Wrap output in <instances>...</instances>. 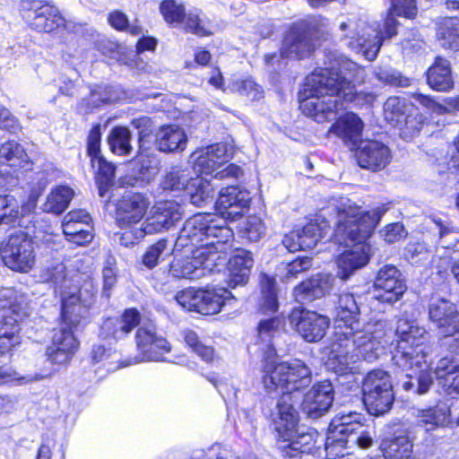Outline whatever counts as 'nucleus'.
<instances>
[{
    "label": "nucleus",
    "instance_id": "nucleus-1",
    "mask_svg": "<svg viewBox=\"0 0 459 459\" xmlns=\"http://www.w3.org/2000/svg\"><path fill=\"white\" fill-rule=\"evenodd\" d=\"M366 70L349 59H340L329 67L316 68L306 78L299 92L302 113L317 123L331 121L345 104H372L375 95L358 92L354 82H366Z\"/></svg>",
    "mask_w": 459,
    "mask_h": 459
},
{
    "label": "nucleus",
    "instance_id": "nucleus-2",
    "mask_svg": "<svg viewBox=\"0 0 459 459\" xmlns=\"http://www.w3.org/2000/svg\"><path fill=\"white\" fill-rule=\"evenodd\" d=\"M333 210L336 212L334 242L347 247L336 260L337 275L346 280L368 263L370 247L367 239L389 210V204H382L365 212L353 201L341 198Z\"/></svg>",
    "mask_w": 459,
    "mask_h": 459
},
{
    "label": "nucleus",
    "instance_id": "nucleus-3",
    "mask_svg": "<svg viewBox=\"0 0 459 459\" xmlns=\"http://www.w3.org/2000/svg\"><path fill=\"white\" fill-rule=\"evenodd\" d=\"M385 336V324L380 321L369 322L360 330L351 325L336 326L326 367L338 375L353 373L359 360L374 362L385 352L389 343Z\"/></svg>",
    "mask_w": 459,
    "mask_h": 459
},
{
    "label": "nucleus",
    "instance_id": "nucleus-4",
    "mask_svg": "<svg viewBox=\"0 0 459 459\" xmlns=\"http://www.w3.org/2000/svg\"><path fill=\"white\" fill-rule=\"evenodd\" d=\"M392 6L382 23L366 19L349 18L339 25L341 40L351 51L361 54L367 60L377 56L384 40L397 34L396 16L414 18L415 0H391Z\"/></svg>",
    "mask_w": 459,
    "mask_h": 459
},
{
    "label": "nucleus",
    "instance_id": "nucleus-5",
    "mask_svg": "<svg viewBox=\"0 0 459 459\" xmlns=\"http://www.w3.org/2000/svg\"><path fill=\"white\" fill-rule=\"evenodd\" d=\"M43 281L51 282L61 300L62 324L69 328L80 329L90 318V308L95 302L97 290L91 281L80 288L82 275L69 270L63 263H53L40 270Z\"/></svg>",
    "mask_w": 459,
    "mask_h": 459
},
{
    "label": "nucleus",
    "instance_id": "nucleus-6",
    "mask_svg": "<svg viewBox=\"0 0 459 459\" xmlns=\"http://www.w3.org/2000/svg\"><path fill=\"white\" fill-rule=\"evenodd\" d=\"M427 331L413 320L402 317L397 322V345L392 360L394 365L405 372L406 377L417 376L419 394H426L433 384L432 372L425 351V335Z\"/></svg>",
    "mask_w": 459,
    "mask_h": 459
},
{
    "label": "nucleus",
    "instance_id": "nucleus-7",
    "mask_svg": "<svg viewBox=\"0 0 459 459\" xmlns=\"http://www.w3.org/2000/svg\"><path fill=\"white\" fill-rule=\"evenodd\" d=\"M233 232L225 219L216 213H196L187 219L175 242L178 249L211 246V250L226 256Z\"/></svg>",
    "mask_w": 459,
    "mask_h": 459
},
{
    "label": "nucleus",
    "instance_id": "nucleus-8",
    "mask_svg": "<svg viewBox=\"0 0 459 459\" xmlns=\"http://www.w3.org/2000/svg\"><path fill=\"white\" fill-rule=\"evenodd\" d=\"M287 398L283 397L277 403L276 410L272 414L279 448L290 457L295 456L298 452L310 453L314 446L313 435L299 430V413L293 404L287 403Z\"/></svg>",
    "mask_w": 459,
    "mask_h": 459
},
{
    "label": "nucleus",
    "instance_id": "nucleus-9",
    "mask_svg": "<svg viewBox=\"0 0 459 459\" xmlns=\"http://www.w3.org/2000/svg\"><path fill=\"white\" fill-rule=\"evenodd\" d=\"M264 373L263 383L267 390H281L282 395L277 403L287 396L290 397L286 399L287 403L292 404L291 393L303 389L311 383V370L299 359L281 363L266 360Z\"/></svg>",
    "mask_w": 459,
    "mask_h": 459
},
{
    "label": "nucleus",
    "instance_id": "nucleus-10",
    "mask_svg": "<svg viewBox=\"0 0 459 459\" xmlns=\"http://www.w3.org/2000/svg\"><path fill=\"white\" fill-rule=\"evenodd\" d=\"M210 248V245L189 248L190 255L172 262L170 274L178 279L198 280L219 271V267L225 264L226 256Z\"/></svg>",
    "mask_w": 459,
    "mask_h": 459
},
{
    "label": "nucleus",
    "instance_id": "nucleus-11",
    "mask_svg": "<svg viewBox=\"0 0 459 459\" xmlns=\"http://www.w3.org/2000/svg\"><path fill=\"white\" fill-rule=\"evenodd\" d=\"M230 155L224 143H215L192 153L194 169L201 174L212 176L214 179L238 178L242 169L235 164L226 165Z\"/></svg>",
    "mask_w": 459,
    "mask_h": 459
},
{
    "label": "nucleus",
    "instance_id": "nucleus-12",
    "mask_svg": "<svg viewBox=\"0 0 459 459\" xmlns=\"http://www.w3.org/2000/svg\"><path fill=\"white\" fill-rule=\"evenodd\" d=\"M181 216L182 208L179 204L174 201L160 202L151 208L139 228L134 230L132 238L126 240L128 232H123L120 237V242L122 245L129 247L148 234L168 230L181 219Z\"/></svg>",
    "mask_w": 459,
    "mask_h": 459
},
{
    "label": "nucleus",
    "instance_id": "nucleus-13",
    "mask_svg": "<svg viewBox=\"0 0 459 459\" xmlns=\"http://www.w3.org/2000/svg\"><path fill=\"white\" fill-rule=\"evenodd\" d=\"M319 31L316 22H301L292 26L287 32L281 48V58H303L315 48ZM276 53L266 54L264 61L267 65H273L278 60Z\"/></svg>",
    "mask_w": 459,
    "mask_h": 459
},
{
    "label": "nucleus",
    "instance_id": "nucleus-14",
    "mask_svg": "<svg viewBox=\"0 0 459 459\" xmlns=\"http://www.w3.org/2000/svg\"><path fill=\"white\" fill-rule=\"evenodd\" d=\"M20 13L26 24L39 32L51 33L61 28L73 30L72 23L47 0H22Z\"/></svg>",
    "mask_w": 459,
    "mask_h": 459
},
{
    "label": "nucleus",
    "instance_id": "nucleus-15",
    "mask_svg": "<svg viewBox=\"0 0 459 459\" xmlns=\"http://www.w3.org/2000/svg\"><path fill=\"white\" fill-rule=\"evenodd\" d=\"M363 403L370 414L387 412L394 403V394L390 375L383 369L367 374L362 385Z\"/></svg>",
    "mask_w": 459,
    "mask_h": 459
},
{
    "label": "nucleus",
    "instance_id": "nucleus-16",
    "mask_svg": "<svg viewBox=\"0 0 459 459\" xmlns=\"http://www.w3.org/2000/svg\"><path fill=\"white\" fill-rule=\"evenodd\" d=\"M0 309L4 311L0 320V355L8 352L21 342L19 321L23 313L17 303L13 289L0 290Z\"/></svg>",
    "mask_w": 459,
    "mask_h": 459
},
{
    "label": "nucleus",
    "instance_id": "nucleus-17",
    "mask_svg": "<svg viewBox=\"0 0 459 459\" xmlns=\"http://www.w3.org/2000/svg\"><path fill=\"white\" fill-rule=\"evenodd\" d=\"M139 354L123 361L121 365L127 367L144 361H163L165 354L171 351V345L162 335L158 334L156 325L152 322L142 323L135 335Z\"/></svg>",
    "mask_w": 459,
    "mask_h": 459
},
{
    "label": "nucleus",
    "instance_id": "nucleus-18",
    "mask_svg": "<svg viewBox=\"0 0 459 459\" xmlns=\"http://www.w3.org/2000/svg\"><path fill=\"white\" fill-rule=\"evenodd\" d=\"M32 169L33 162L21 143L7 141L0 145V184L4 186H15Z\"/></svg>",
    "mask_w": 459,
    "mask_h": 459
},
{
    "label": "nucleus",
    "instance_id": "nucleus-19",
    "mask_svg": "<svg viewBox=\"0 0 459 459\" xmlns=\"http://www.w3.org/2000/svg\"><path fill=\"white\" fill-rule=\"evenodd\" d=\"M1 255L4 264L13 271L28 273L35 265L34 242L24 232L11 235L3 246Z\"/></svg>",
    "mask_w": 459,
    "mask_h": 459
},
{
    "label": "nucleus",
    "instance_id": "nucleus-20",
    "mask_svg": "<svg viewBox=\"0 0 459 459\" xmlns=\"http://www.w3.org/2000/svg\"><path fill=\"white\" fill-rule=\"evenodd\" d=\"M414 106L404 98L389 97L384 104L385 119L393 126L402 130L404 137H413L422 127V115L411 113Z\"/></svg>",
    "mask_w": 459,
    "mask_h": 459
},
{
    "label": "nucleus",
    "instance_id": "nucleus-21",
    "mask_svg": "<svg viewBox=\"0 0 459 459\" xmlns=\"http://www.w3.org/2000/svg\"><path fill=\"white\" fill-rule=\"evenodd\" d=\"M374 298L380 302L393 304L398 301L407 290L400 270L393 264L381 266L373 283Z\"/></svg>",
    "mask_w": 459,
    "mask_h": 459
},
{
    "label": "nucleus",
    "instance_id": "nucleus-22",
    "mask_svg": "<svg viewBox=\"0 0 459 459\" xmlns=\"http://www.w3.org/2000/svg\"><path fill=\"white\" fill-rule=\"evenodd\" d=\"M361 415L357 412L336 415L329 424L325 439V452L328 458L343 457V441L346 436L361 426Z\"/></svg>",
    "mask_w": 459,
    "mask_h": 459
},
{
    "label": "nucleus",
    "instance_id": "nucleus-23",
    "mask_svg": "<svg viewBox=\"0 0 459 459\" xmlns=\"http://www.w3.org/2000/svg\"><path fill=\"white\" fill-rule=\"evenodd\" d=\"M150 206L149 199L140 194L133 193L123 196L117 204V223L120 229L128 232L126 240L132 238V232L139 228Z\"/></svg>",
    "mask_w": 459,
    "mask_h": 459
},
{
    "label": "nucleus",
    "instance_id": "nucleus-24",
    "mask_svg": "<svg viewBox=\"0 0 459 459\" xmlns=\"http://www.w3.org/2000/svg\"><path fill=\"white\" fill-rule=\"evenodd\" d=\"M290 322L296 332L308 342L320 341L330 325L328 317L300 307L292 310Z\"/></svg>",
    "mask_w": 459,
    "mask_h": 459
},
{
    "label": "nucleus",
    "instance_id": "nucleus-25",
    "mask_svg": "<svg viewBox=\"0 0 459 459\" xmlns=\"http://www.w3.org/2000/svg\"><path fill=\"white\" fill-rule=\"evenodd\" d=\"M76 330L62 324L61 327L55 331L52 344L46 350V356L51 364L65 365L69 363L79 347V342L74 333Z\"/></svg>",
    "mask_w": 459,
    "mask_h": 459
},
{
    "label": "nucleus",
    "instance_id": "nucleus-26",
    "mask_svg": "<svg viewBox=\"0 0 459 459\" xmlns=\"http://www.w3.org/2000/svg\"><path fill=\"white\" fill-rule=\"evenodd\" d=\"M250 195L247 190L230 186L221 190L216 204L221 218L236 221L249 206Z\"/></svg>",
    "mask_w": 459,
    "mask_h": 459
},
{
    "label": "nucleus",
    "instance_id": "nucleus-27",
    "mask_svg": "<svg viewBox=\"0 0 459 459\" xmlns=\"http://www.w3.org/2000/svg\"><path fill=\"white\" fill-rule=\"evenodd\" d=\"M91 218L85 210H73L63 219V233L67 240L78 246L90 243L93 238Z\"/></svg>",
    "mask_w": 459,
    "mask_h": 459
},
{
    "label": "nucleus",
    "instance_id": "nucleus-28",
    "mask_svg": "<svg viewBox=\"0 0 459 459\" xmlns=\"http://www.w3.org/2000/svg\"><path fill=\"white\" fill-rule=\"evenodd\" d=\"M333 401V388L325 380L315 385L304 396L303 411L312 419H317L328 411Z\"/></svg>",
    "mask_w": 459,
    "mask_h": 459
},
{
    "label": "nucleus",
    "instance_id": "nucleus-29",
    "mask_svg": "<svg viewBox=\"0 0 459 459\" xmlns=\"http://www.w3.org/2000/svg\"><path fill=\"white\" fill-rule=\"evenodd\" d=\"M429 317L439 332H449L459 321V312L450 300L433 296L429 303Z\"/></svg>",
    "mask_w": 459,
    "mask_h": 459
},
{
    "label": "nucleus",
    "instance_id": "nucleus-30",
    "mask_svg": "<svg viewBox=\"0 0 459 459\" xmlns=\"http://www.w3.org/2000/svg\"><path fill=\"white\" fill-rule=\"evenodd\" d=\"M391 158L388 146L378 141L363 143L357 152L359 165L373 171L385 169L391 161Z\"/></svg>",
    "mask_w": 459,
    "mask_h": 459
},
{
    "label": "nucleus",
    "instance_id": "nucleus-31",
    "mask_svg": "<svg viewBox=\"0 0 459 459\" xmlns=\"http://www.w3.org/2000/svg\"><path fill=\"white\" fill-rule=\"evenodd\" d=\"M228 287L236 289L245 286L249 281L251 269L254 265L253 255L246 249H237L228 262Z\"/></svg>",
    "mask_w": 459,
    "mask_h": 459
},
{
    "label": "nucleus",
    "instance_id": "nucleus-32",
    "mask_svg": "<svg viewBox=\"0 0 459 459\" xmlns=\"http://www.w3.org/2000/svg\"><path fill=\"white\" fill-rule=\"evenodd\" d=\"M236 299V297L223 287L199 289L197 312L203 315H215L224 306L235 303Z\"/></svg>",
    "mask_w": 459,
    "mask_h": 459
},
{
    "label": "nucleus",
    "instance_id": "nucleus-33",
    "mask_svg": "<svg viewBox=\"0 0 459 459\" xmlns=\"http://www.w3.org/2000/svg\"><path fill=\"white\" fill-rule=\"evenodd\" d=\"M363 122L353 112L340 117L330 127L328 133L340 138L346 145L354 147L360 141Z\"/></svg>",
    "mask_w": 459,
    "mask_h": 459
},
{
    "label": "nucleus",
    "instance_id": "nucleus-34",
    "mask_svg": "<svg viewBox=\"0 0 459 459\" xmlns=\"http://www.w3.org/2000/svg\"><path fill=\"white\" fill-rule=\"evenodd\" d=\"M140 325V314L134 308L126 309L122 317L108 318L100 327V334L105 338L120 340Z\"/></svg>",
    "mask_w": 459,
    "mask_h": 459
},
{
    "label": "nucleus",
    "instance_id": "nucleus-35",
    "mask_svg": "<svg viewBox=\"0 0 459 459\" xmlns=\"http://www.w3.org/2000/svg\"><path fill=\"white\" fill-rule=\"evenodd\" d=\"M155 144L162 152H182L186 147L187 135L179 126H163L156 133Z\"/></svg>",
    "mask_w": 459,
    "mask_h": 459
},
{
    "label": "nucleus",
    "instance_id": "nucleus-36",
    "mask_svg": "<svg viewBox=\"0 0 459 459\" xmlns=\"http://www.w3.org/2000/svg\"><path fill=\"white\" fill-rule=\"evenodd\" d=\"M332 287V278L326 274H317L302 281L294 289V296L298 302H309L325 295Z\"/></svg>",
    "mask_w": 459,
    "mask_h": 459
},
{
    "label": "nucleus",
    "instance_id": "nucleus-37",
    "mask_svg": "<svg viewBox=\"0 0 459 459\" xmlns=\"http://www.w3.org/2000/svg\"><path fill=\"white\" fill-rule=\"evenodd\" d=\"M450 417L451 413L448 406L444 403H439L433 407L417 410L416 424L429 432L450 424Z\"/></svg>",
    "mask_w": 459,
    "mask_h": 459
},
{
    "label": "nucleus",
    "instance_id": "nucleus-38",
    "mask_svg": "<svg viewBox=\"0 0 459 459\" xmlns=\"http://www.w3.org/2000/svg\"><path fill=\"white\" fill-rule=\"evenodd\" d=\"M434 374L443 384L447 394H459V359L451 356L441 358L436 365Z\"/></svg>",
    "mask_w": 459,
    "mask_h": 459
},
{
    "label": "nucleus",
    "instance_id": "nucleus-39",
    "mask_svg": "<svg viewBox=\"0 0 459 459\" xmlns=\"http://www.w3.org/2000/svg\"><path fill=\"white\" fill-rule=\"evenodd\" d=\"M362 297L354 293L345 292L339 296L337 306L335 307V325L358 324L357 319L360 312L359 305Z\"/></svg>",
    "mask_w": 459,
    "mask_h": 459
},
{
    "label": "nucleus",
    "instance_id": "nucleus-40",
    "mask_svg": "<svg viewBox=\"0 0 459 459\" xmlns=\"http://www.w3.org/2000/svg\"><path fill=\"white\" fill-rule=\"evenodd\" d=\"M437 39L446 49L459 50V18L443 17L436 25Z\"/></svg>",
    "mask_w": 459,
    "mask_h": 459
},
{
    "label": "nucleus",
    "instance_id": "nucleus-41",
    "mask_svg": "<svg viewBox=\"0 0 459 459\" xmlns=\"http://www.w3.org/2000/svg\"><path fill=\"white\" fill-rule=\"evenodd\" d=\"M413 445L405 435L385 437L381 441L380 456L385 459H411Z\"/></svg>",
    "mask_w": 459,
    "mask_h": 459
},
{
    "label": "nucleus",
    "instance_id": "nucleus-42",
    "mask_svg": "<svg viewBox=\"0 0 459 459\" xmlns=\"http://www.w3.org/2000/svg\"><path fill=\"white\" fill-rule=\"evenodd\" d=\"M427 82L435 91H446L453 88L454 81L451 75L450 63L444 58H437L427 74Z\"/></svg>",
    "mask_w": 459,
    "mask_h": 459
},
{
    "label": "nucleus",
    "instance_id": "nucleus-43",
    "mask_svg": "<svg viewBox=\"0 0 459 459\" xmlns=\"http://www.w3.org/2000/svg\"><path fill=\"white\" fill-rule=\"evenodd\" d=\"M331 230L330 223L323 218V215L317 216L304 226L299 232L303 247L307 249L313 248L317 242L325 238Z\"/></svg>",
    "mask_w": 459,
    "mask_h": 459
},
{
    "label": "nucleus",
    "instance_id": "nucleus-44",
    "mask_svg": "<svg viewBox=\"0 0 459 459\" xmlns=\"http://www.w3.org/2000/svg\"><path fill=\"white\" fill-rule=\"evenodd\" d=\"M260 310L264 314L275 313L279 306L275 279L266 273H262L260 276Z\"/></svg>",
    "mask_w": 459,
    "mask_h": 459
},
{
    "label": "nucleus",
    "instance_id": "nucleus-45",
    "mask_svg": "<svg viewBox=\"0 0 459 459\" xmlns=\"http://www.w3.org/2000/svg\"><path fill=\"white\" fill-rule=\"evenodd\" d=\"M74 196L73 190L68 186H58L53 189L42 204V210L55 214L62 213L68 206Z\"/></svg>",
    "mask_w": 459,
    "mask_h": 459
},
{
    "label": "nucleus",
    "instance_id": "nucleus-46",
    "mask_svg": "<svg viewBox=\"0 0 459 459\" xmlns=\"http://www.w3.org/2000/svg\"><path fill=\"white\" fill-rule=\"evenodd\" d=\"M92 168H98L96 181L99 186V195L104 197L110 185L115 178L116 167L111 162L107 161L102 156L91 159Z\"/></svg>",
    "mask_w": 459,
    "mask_h": 459
},
{
    "label": "nucleus",
    "instance_id": "nucleus-47",
    "mask_svg": "<svg viewBox=\"0 0 459 459\" xmlns=\"http://www.w3.org/2000/svg\"><path fill=\"white\" fill-rule=\"evenodd\" d=\"M370 75L384 85L394 87H408L411 85L410 78L388 65L373 67L370 71Z\"/></svg>",
    "mask_w": 459,
    "mask_h": 459
},
{
    "label": "nucleus",
    "instance_id": "nucleus-48",
    "mask_svg": "<svg viewBox=\"0 0 459 459\" xmlns=\"http://www.w3.org/2000/svg\"><path fill=\"white\" fill-rule=\"evenodd\" d=\"M131 132L127 127H114L108 137L110 151L117 155H128L132 152Z\"/></svg>",
    "mask_w": 459,
    "mask_h": 459
},
{
    "label": "nucleus",
    "instance_id": "nucleus-49",
    "mask_svg": "<svg viewBox=\"0 0 459 459\" xmlns=\"http://www.w3.org/2000/svg\"><path fill=\"white\" fill-rule=\"evenodd\" d=\"M191 204L201 207L213 197V189L207 179L195 178L186 189Z\"/></svg>",
    "mask_w": 459,
    "mask_h": 459
},
{
    "label": "nucleus",
    "instance_id": "nucleus-50",
    "mask_svg": "<svg viewBox=\"0 0 459 459\" xmlns=\"http://www.w3.org/2000/svg\"><path fill=\"white\" fill-rule=\"evenodd\" d=\"M194 178L187 169L175 167L165 175L161 186L164 190H186Z\"/></svg>",
    "mask_w": 459,
    "mask_h": 459
},
{
    "label": "nucleus",
    "instance_id": "nucleus-51",
    "mask_svg": "<svg viewBox=\"0 0 459 459\" xmlns=\"http://www.w3.org/2000/svg\"><path fill=\"white\" fill-rule=\"evenodd\" d=\"M412 98L420 105L427 108L429 111L441 115L449 112L451 109L459 111V96L446 100L447 106L437 102L433 98L420 92L412 94Z\"/></svg>",
    "mask_w": 459,
    "mask_h": 459
},
{
    "label": "nucleus",
    "instance_id": "nucleus-52",
    "mask_svg": "<svg viewBox=\"0 0 459 459\" xmlns=\"http://www.w3.org/2000/svg\"><path fill=\"white\" fill-rule=\"evenodd\" d=\"M357 430L346 436L343 441V450L346 447L357 446L361 449H368L373 446L375 432L368 427L358 426Z\"/></svg>",
    "mask_w": 459,
    "mask_h": 459
},
{
    "label": "nucleus",
    "instance_id": "nucleus-53",
    "mask_svg": "<svg viewBox=\"0 0 459 459\" xmlns=\"http://www.w3.org/2000/svg\"><path fill=\"white\" fill-rule=\"evenodd\" d=\"M184 339L186 345L204 361L212 363L216 356L212 346L203 343L195 332L186 330L184 332Z\"/></svg>",
    "mask_w": 459,
    "mask_h": 459
},
{
    "label": "nucleus",
    "instance_id": "nucleus-54",
    "mask_svg": "<svg viewBox=\"0 0 459 459\" xmlns=\"http://www.w3.org/2000/svg\"><path fill=\"white\" fill-rule=\"evenodd\" d=\"M20 215L17 200L13 195H0V225H13Z\"/></svg>",
    "mask_w": 459,
    "mask_h": 459
},
{
    "label": "nucleus",
    "instance_id": "nucleus-55",
    "mask_svg": "<svg viewBox=\"0 0 459 459\" xmlns=\"http://www.w3.org/2000/svg\"><path fill=\"white\" fill-rule=\"evenodd\" d=\"M186 31L204 37L212 34L208 28V22L202 18V12L198 9L189 10L185 13L184 21L181 23Z\"/></svg>",
    "mask_w": 459,
    "mask_h": 459
},
{
    "label": "nucleus",
    "instance_id": "nucleus-56",
    "mask_svg": "<svg viewBox=\"0 0 459 459\" xmlns=\"http://www.w3.org/2000/svg\"><path fill=\"white\" fill-rule=\"evenodd\" d=\"M160 12L165 22L172 27L181 24L185 17V8L175 0H163L160 4Z\"/></svg>",
    "mask_w": 459,
    "mask_h": 459
},
{
    "label": "nucleus",
    "instance_id": "nucleus-57",
    "mask_svg": "<svg viewBox=\"0 0 459 459\" xmlns=\"http://www.w3.org/2000/svg\"><path fill=\"white\" fill-rule=\"evenodd\" d=\"M239 231L242 238L251 242L260 240L265 234V226L262 219L258 216H248L240 226Z\"/></svg>",
    "mask_w": 459,
    "mask_h": 459
},
{
    "label": "nucleus",
    "instance_id": "nucleus-58",
    "mask_svg": "<svg viewBox=\"0 0 459 459\" xmlns=\"http://www.w3.org/2000/svg\"><path fill=\"white\" fill-rule=\"evenodd\" d=\"M282 325V320L279 317H273L266 320H262L257 328L258 338L265 342L268 348H272L273 344L272 340L279 332L280 327Z\"/></svg>",
    "mask_w": 459,
    "mask_h": 459
},
{
    "label": "nucleus",
    "instance_id": "nucleus-59",
    "mask_svg": "<svg viewBox=\"0 0 459 459\" xmlns=\"http://www.w3.org/2000/svg\"><path fill=\"white\" fill-rule=\"evenodd\" d=\"M168 241L164 238L160 239L150 246L142 256V264L147 269H153L158 265L160 257L167 251Z\"/></svg>",
    "mask_w": 459,
    "mask_h": 459
},
{
    "label": "nucleus",
    "instance_id": "nucleus-60",
    "mask_svg": "<svg viewBox=\"0 0 459 459\" xmlns=\"http://www.w3.org/2000/svg\"><path fill=\"white\" fill-rule=\"evenodd\" d=\"M231 90L251 100H257L263 97V90L260 85L251 79L237 80L233 82Z\"/></svg>",
    "mask_w": 459,
    "mask_h": 459
},
{
    "label": "nucleus",
    "instance_id": "nucleus-61",
    "mask_svg": "<svg viewBox=\"0 0 459 459\" xmlns=\"http://www.w3.org/2000/svg\"><path fill=\"white\" fill-rule=\"evenodd\" d=\"M435 222L439 226V245L446 249L454 251L459 250V230L453 228L449 229L441 224L440 221Z\"/></svg>",
    "mask_w": 459,
    "mask_h": 459
},
{
    "label": "nucleus",
    "instance_id": "nucleus-62",
    "mask_svg": "<svg viewBox=\"0 0 459 459\" xmlns=\"http://www.w3.org/2000/svg\"><path fill=\"white\" fill-rule=\"evenodd\" d=\"M50 375L51 373L46 375L34 374L18 377H16V372L10 367H0V385L11 380H17L20 384H28L42 380Z\"/></svg>",
    "mask_w": 459,
    "mask_h": 459
},
{
    "label": "nucleus",
    "instance_id": "nucleus-63",
    "mask_svg": "<svg viewBox=\"0 0 459 459\" xmlns=\"http://www.w3.org/2000/svg\"><path fill=\"white\" fill-rule=\"evenodd\" d=\"M199 289L188 288L176 295L177 302L186 310L197 312Z\"/></svg>",
    "mask_w": 459,
    "mask_h": 459
},
{
    "label": "nucleus",
    "instance_id": "nucleus-64",
    "mask_svg": "<svg viewBox=\"0 0 459 459\" xmlns=\"http://www.w3.org/2000/svg\"><path fill=\"white\" fill-rule=\"evenodd\" d=\"M380 234L386 243L393 244L405 238L407 231L402 223L394 222L386 225Z\"/></svg>",
    "mask_w": 459,
    "mask_h": 459
}]
</instances>
